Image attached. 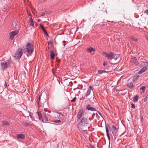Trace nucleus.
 I'll use <instances>...</instances> for the list:
<instances>
[{"mask_svg": "<svg viewBox=\"0 0 148 148\" xmlns=\"http://www.w3.org/2000/svg\"><path fill=\"white\" fill-rule=\"evenodd\" d=\"M26 51L27 53L29 54H32L34 51V46L33 45L28 42L26 46Z\"/></svg>", "mask_w": 148, "mask_h": 148, "instance_id": "nucleus-1", "label": "nucleus"}, {"mask_svg": "<svg viewBox=\"0 0 148 148\" xmlns=\"http://www.w3.org/2000/svg\"><path fill=\"white\" fill-rule=\"evenodd\" d=\"M140 66L141 67L143 66L144 67L138 72V73L140 74L143 73L147 70V67H148V62H143L141 64Z\"/></svg>", "mask_w": 148, "mask_h": 148, "instance_id": "nucleus-2", "label": "nucleus"}, {"mask_svg": "<svg viewBox=\"0 0 148 148\" xmlns=\"http://www.w3.org/2000/svg\"><path fill=\"white\" fill-rule=\"evenodd\" d=\"M132 81V79H130L128 80L125 79L124 81H123V85L126 84L129 87L131 88L134 87Z\"/></svg>", "mask_w": 148, "mask_h": 148, "instance_id": "nucleus-3", "label": "nucleus"}, {"mask_svg": "<svg viewBox=\"0 0 148 148\" xmlns=\"http://www.w3.org/2000/svg\"><path fill=\"white\" fill-rule=\"evenodd\" d=\"M89 124L88 119L83 117L81 120L80 124L82 126H87Z\"/></svg>", "mask_w": 148, "mask_h": 148, "instance_id": "nucleus-4", "label": "nucleus"}, {"mask_svg": "<svg viewBox=\"0 0 148 148\" xmlns=\"http://www.w3.org/2000/svg\"><path fill=\"white\" fill-rule=\"evenodd\" d=\"M103 53L105 54L108 59L112 60L114 58V54L113 53H111L109 54L106 53L105 52H103Z\"/></svg>", "mask_w": 148, "mask_h": 148, "instance_id": "nucleus-5", "label": "nucleus"}, {"mask_svg": "<svg viewBox=\"0 0 148 148\" xmlns=\"http://www.w3.org/2000/svg\"><path fill=\"white\" fill-rule=\"evenodd\" d=\"M23 54L22 50L21 49H19L18 50L17 53L15 54V57L17 58L20 59Z\"/></svg>", "mask_w": 148, "mask_h": 148, "instance_id": "nucleus-6", "label": "nucleus"}, {"mask_svg": "<svg viewBox=\"0 0 148 148\" xmlns=\"http://www.w3.org/2000/svg\"><path fill=\"white\" fill-rule=\"evenodd\" d=\"M84 112V111L83 109H81L79 110L77 115L78 121L82 116Z\"/></svg>", "mask_w": 148, "mask_h": 148, "instance_id": "nucleus-7", "label": "nucleus"}, {"mask_svg": "<svg viewBox=\"0 0 148 148\" xmlns=\"http://www.w3.org/2000/svg\"><path fill=\"white\" fill-rule=\"evenodd\" d=\"M17 33L18 32L16 31H13L10 32V39L12 40L15 36L17 34Z\"/></svg>", "mask_w": 148, "mask_h": 148, "instance_id": "nucleus-8", "label": "nucleus"}, {"mask_svg": "<svg viewBox=\"0 0 148 148\" xmlns=\"http://www.w3.org/2000/svg\"><path fill=\"white\" fill-rule=\"evenodd\" d=\"M86 109L88 110L92 111H96L97 112H98L97 110L96 109V108H94L91 106V105L90 104H88L87 105Z\"/></svg>", "mask_w": 148, "mask_h": 148, "instance_id": "nucleus-9", "label": "nucleus"}, {"mask_svg": "<svg viewBox=\"0 0 148 148\" xmlns=\"http://www.w3.org/2000/svg\"><path fill=\"white\" fill-rule=\"evenodd\" d=\"M1 66L3 68H7L8 67V65L7 64V62H4L1 63Z\"/></svg>", "mask_w": 148, "mask_h": 148, "instance_id": "nucleus-10", "label": "nucleus"}, {"mask_svg": "<svg viewBox=\"0 0 148 148\" xmlns=\"http://www.w3.org/2000/svg\"><path fill=\"white\" fill-rule=\"evenodd\" d=\"M38 116L39 119L42 122H43V119L42 118V116L41 113L39 112H38Z\"/></svg>", "mask_w": 148, "mask_h": 148, "instance_id": "nucleus-11", "label": "nucleus"}, {"mask_svg": "<svg viewBox=\"0 0 148 148\" xmlns=\"http://www.w3.org/2000/svg\"><path fill=\"white\" fill-rule=\"evenodd\" d=\"M106 133L108 134V133H109V130H110L111 129V127L109 124H106Z\"/></svg>", "mask_w": 148, "mask_h": 148, "instance_id": "nucleus-12", "label": "nucleus"}, {"mask_svg": "<svg viewBox=\"0 0 148 148\" xmlns=\"http://www.w3.org/2000/svg\"><path fill=\"white\" fill-rule=\"evenodd\" d=\"M17 138L18 139L21 138L23 139L25 138V136L22 134H18L16 136Z\"/></svg>", "mask_w": 148, "mask_h": 148, "instance_id": "nucleus-13", "label": "nucleus"}, {"mask_svg": "<svg viewBox=\"0 0 148 148\" xmlns=\"http://www.w3.org/2000/svg\"><path fill=\"white\" fill-rule=\"evenodd\" d=\"M50 57L52 59H53L55 56L54 52L53 50H51L50 51Z\"/></svg>", "mask_w": 148, "mask_h": 148, "instance_id": "nucleus-14", "label": "nucleus"}, {"mask_svg": "<svg viewBox=\"0 0 148 148\" xmlns=\"http://www.w3.org/2000/svg\"><path fill=\"white\" fill-rule=\"evenodd\" d=\"M95 51V49L92 47H90L87 49V51L90 52H91L92 51Z\"/></svg>", "mask_w": 148, "mask_h": 148, "instance_id": "nucleus-15", "label": "nucleus"}, {"mask_svg": "<svg viewBox=\"0 0 148 148\" xmlns=\"http://www.w3.org/2000/svg\"><path fill=\"white\" fill-rule=\"evenodd\" d=\"M137 61V59L136 57L132 58L131 60V63L134 64Z\"/></svg>", "mask_w": 148, "mask_h": 148, "instance_id": "nucleus-16", "label": "nucleus"}, {"mask_svg": "<svg viewBox=\"0 0 148 148\" xmlns=\"http://www.w3.org/2000/svg\"><path fill=\"white\" fill-rule=\"evenodd\" d=\"M112 128L114 130L112 132V133L113 134H116L117 133V127H116L115 126H114V125H112Z\"/></svg>", "mask_w": 148, "mask_h": 148, "instance_id": "nucleus-17", "label": "nucleus"}, {"mask_svg": "<svg viewBox=\"0 0 148 148\" xmlns=\"http://www.w3.org/2000/svg\"><path fill=\"white\" fill-rule=\"evenodd\" d=\"M91 93V90L90 89H88L87 92V93L86 94V97H87Z\"/></svg>", "mask_w": 148, "mask_h": 148, "instance_id": "nucleus-18", "label": "nucleus"}, {"mask_svg": "<svg viewBox=\"0 0 148 148\" xmlns=\"http://www.w3.org/2000/svg\"><path fill=\"white\" fill-rule=\"evenodd\" d=\"M23 124L24 125L28 126L30 127H32V126L31 124L28 123L27 122H24L23 123Z\"/></svg>", "mask_w": 148, "mask_h": 148, "instance_id": "nucleus-19", "label": "nucleus"}, {"mask_svg": "<svg viewBox=\"0 0 148 148\" xmlns=\"http://www.w3.org/2000/svg\"><path fill=\"white\" fill-rule=\"evenodd\" d=\"M57 114H59V116L60 118H64V116L60 112H57Z\"/></svg>", "mask_w": 148, "mask_h": 148, "instance_id": "nucleus-20", "label": "nucleus"}, {"mask_svg": "<svg viewBox=\"0 0 148 148\" xmlns=\"http://www.w3.org/2000/svg\"><path fill=\"white\" fill-rule=\"evenodd\" d=\"M139 97V96L138 95L136 96L134 98V99H133L134 101H137Z\"/></svg>", "mask_w": 148, "mask_h": 148, "instance_id": "nucleus-21", "label": "nucleus"}, {"mask_svg": "<svg viewBox=\"0 0 148 148\" xmlns=\"http://www.w3.org/2000/svg\"><path fill=\"white\" fill-rule=\"evenodd\" d=\"M30 24L29 25L30 26H33V27H34V23L33 22V21L32 19V18H31L30 20Z\"/></svg>", "mask_w": 148, "mask_h": 148, "instance_id": "nucleus-22", "label": "nucleus"}, {"mask_svg": "<svg viewBox=\"0 0 148 148\" xmlns=\"http://www.w3.org/2000/svg\"><path fill=\"white\" fill-rule=\"evenodd\" d=\"M145 86H143L140 88V89L142 90V93H144L145 91Z\"/></svg>", "mask_w": 148, "mask_h": 148, "instance_id": "nucleus-23", "label": "nucleus"}, {"mask_svg": "<svg viewBox=\"0 0 148 148\" xmlns=\"http://www.w3.org/2000/svg\"><path fill=\"white\" fill-rule=\"evenodd\" d=\"M41 95V94L39 96V97H38V98L37 99V100H36V102L38 104H39V102L40 101V97Z\"/></svg>", "mask_w": 148, "mask_h": 148, "instance_id": "nucleus-24", "label": "nucleus"}, {"mask_svg": "<svg viewBox=\"0 0 148 148\" xmlns=\"http://www.w3.org/2000/svg\"><path fill=\"white\" fill-rule=\"evenodd\" d=\"M54 122L56 123L59 124L61 123V121L60 120H57L54 121Z\"/></svg>", "mask_w": 148, "mask_h": 148, "instance_id": "nucleus-25", "label": "nucleus"}, {"mask_svg": "<svg viewBox=\"0 0 148 148\" xmlns=\"http://www.w3.org/2000/svg\"><path fill=\"white\" fill-rule=\"evenodd\" d=\"M76 101V97H75L71 100V101L72 102H75Z\"/></svg>", "mask_w": 148, "mask_h": 148, "instance_id": "nucleus-26", "label": "nucleus"}, {"mask_svg": "<svg viewBox=\"0 0 148 148\" xmlns=\"http://www.w3.org/2000/svg\"><path fill=\"white\" fill-rule=\"evenodd\" d=\"M131 38L132 40L135 41H138V39L136 38L132 37Z\"/></svg>", "mask_w": 148, "mask_h": 148, "instance_id": "nucleus-27", "label": "nucleus"}, {"mask_svg": "<svg viewBox=\"0 0 148 148\" xmlns=\"http://www.w3.org/2000/svg\"><path fill=\"white\" fill-rule=\"evenodd\" d=\"M40 27L42 29L43 31L44 30H45L44 27L41 24H40Z\"/></svg>", "mask_w": 148, "mask_h": 148, "instance_id": "nucleus-28", "label": "nucleus"}, {"mask_svg": "<svg viewBox=\"0 0 148 148\" xmlns=\"http://www.w3.org/2000/svg\"><path fill=\"white\" fill-rule=\"evenodd\" d=\"M98 73L99 74H101L103 73V71L102 70H99L98 71Z\"/></svg>", "mask_w": 148, "mask_h": 148, "instance_id": "nucleus-29", "label": "nucleus"}, {"mask_svg": "<svg viewBox=\"0 0 148 148\" xmlns=\"http://www.w3.org/2000/svg\"><path fill=\"white\" fill-rule=\"evenodd\" d=\"M43 32H44V33L45 34H46L47 36L49 37V35L48 34L47 32V31L46 30H44L43 31Z\"/></svg>", "mask_w": 148, "mask_h": 148, "instance_id": "nucleus-30", "label": "nucleus"}, {"mask_svg": "<svg viewBox=\"0 0 148 148\" xmlns=\"http://www.w3.org/2000/svg\"><path fill=\"white\" fill-rule=\"evenodd\" d=\"M44 120L45 121H48V118L46 116H44Z\"/></svg>", "mask_w": 148, "mask_h": 148, "instance_id": "nucleus-31", "label": "nucleus"}, {"mask_svg": "<svg viewBox=\"0 0 148 148\" xmlns=\"http://www.w3.org/2000/svg\"><path fill=\"white\" fill-rule=\"evenodd\" d=\"M6 62H7L8 65L9 66L10 65V60H8Z\"/></svg>", "mask_w": 148, "mask_h": 148, "instance_id": "nucleus-32", "label": "nucleus"}, {"mask_svg": "<svg viewBox=\"0 0 148 148\" xmlns=\"http://www.w3.org/2000/svg\"><path fill=\"white\" fill-rule=\"evenodd\" d=\"M3 124L5 125H9L10 123H9L8 122H6L5 123Z\"/></svg>", "mask_w": 148, "mask_h": 148, "instance_id": "nucleus-33", "label": "nucleus"}, {"mask_svg": "<svg viewBox=\"0 0 148 148\" xmlns=\"http://www.w3.org/2000/svg\"><path fill=\"white\" fill-rule=\"evenodd\" d=\"M132 108H135V105L133 103H132Z\"/></svg>", "mask_w": 148, "mask_h": 148, "instance_id": "nucleus-34", "label": "nucleus"}, {"mask_svg": "<svg viewBox=\"0 0 148 148\" xmlns=\"http://www.w3.org/2000/svg\"><path fill=\"white\" fill-rule=\"evenodd\" d=\"M89 89H90V90H92L93 91V90L94 89V88H93L91 86H89Z\"/></svg>", "mask_w": 148, "mask_h": 148, "instance_id": "nucleus-35", "label": "nucleus"}, {"mask_svg": "<svg viewBox=\"0 0 148 148\" xmlns=\"http://www.w3.org/2000/svg\"><path fill=\"white\" fill-rule=\"evenodd\" d=\"M134 64H135V65H138L139 64V63L137 61H136L135 62Z\"/></svg>", "mask_w": 148, "mask_h": 148, "instance_id": "nucleus-36", "label": "nucleus"}, {"mask_svg": "<svg viewBox=\"0 0 148 148\" xmlns=\"http://www.w3.org/2000/svg\"><path fill=\"white\" fill-rule=\"evenodd\" d=\"M107 136H108V139L109 140H110V136H109V133H108V134H107Z\"/></svg>", "mask_w": 148, "mask_h": 148, "instance_id": "nucleus-37", "label": "nucleus"}, {"mask_svg": "<svg viewBox=\"0 0 148 148\" xmlns=\"http://www.w3.org/2000/svg\"><path fill=\"white\" fill-rule=\"evenodd\" d=\"M45 12H43L42 13V14H41V16H45Z\"/></svg>", "mask_w": 148, "mask_h": 148, "instance_id": "nucleus-38", "label": "nucleus"}, {"mask_svg": "<svg viewBox=\"0 0 148 148\" xmlns=\"http://www.w3.org/2000/svg\"><path fill=\"white\" fill-rule=\"evenodd\" d=\"M145 12L148 15V10H146L145 11Z\"/></svg>", "mask_w": 148, "mask_h": 148, "instance_id": "nucleus-39", "label": "nucleus"}, {"mask_svg": "<svg viewBox=\"0 0 148 148\" xmlns=\"http://www.w3.org/2000/svg\"><path fill=\"white\" fill-rule=\"evenodd\" d=\"M147 100V98L145 97L144 99V101L145 102Z\"/></svg>", "mask_w": 148, "mask_h": 148, "instance_id": "nucleus-40", "label": "nucleus"}, {"mask_svg": "<svg viewBox=\"0 0 148 148\" xmlns=\"http://www.w3.org/2000/svg\"><path fill=\"white\" fill-rule=\"evenodd\" d=\"M99 114L101 116H102V114L100 112H98Z\"/></svg>", "mask_w": 148, "mask_h": 148, "instance_id": "nucleus-41", "label": "nucleus"}, {"mask_svg": "<svg viewBox=\"0 0 148 148\" xmlns=\"http://www.w3.org/2000/svg\"><path fill=\"white\" fill-rule=\"evenodd\" d=\"M102 71H103V73L106 72V71L105 70H102Z\"/></svg>", "mask_w": 148, "mask_h": 148, "instance_id": "nucleus-42", "label": "nucleus"}, {"mask_svg": "<svg viewBox=\"0 0 148 148\" xmlns=\"http://www.w3.org/2000/svg\"><path fill=\"white\" fill-rule=\"evenodd\" d=\"M106 65V62H104L103 63V65L104 66H105Z\"/></svg>", "mask_w": 148, "mask_h": 148, "instance_id": "nucleus-43", "label": "nucleus"}, {"mask_svg": "<svg viewBox=\"0 0 148 148\" xmlns=\"http://www.w3.org/2000/svg\"><path fill=\"white\" fill-rule=\"evenodd\" d=\"M135 77H136V78H138V77L136 76L134 77V78H135Z\"/></svg>", "mask_w": 148, "mask_h": 148, "instance_id": "nucleus-44", "label": "nucleus"}, {"mask_svg": "<svg viewBox=\"0 0 148 148\" xmlns=\"http://www.w3.org/2000/svg\"><path fill=\"white\" fill-rule=\"evenodd\" d=\"M65 42H66V41H63V42L64 43H65Z\"/></svg>", "mask_w": 148, "mask_h": 148, "instance_id": "nucleus-45", "label": "nucleus"}, {"mask_svg": "<svg viewBox=\"0 0 148 148\" xmlns=\"http://www.w3.org/2000/svg\"><path fill=\"white\" fill-rule=\"evenodd\" d=\"M6 85H7V84H5V87H6Z\"/></svg>", "mask_w": 148, "mask_h": 148, "instance_id": "nucleus-46", "label": "nucleus"}, {"mask_svg": "<svg viewBox=\"0 0 148 148\" xmlns=\"http://www.w3.org/2000/svg\"><path fill=\"white\" fill-rule=\"evenodd\" d=\"M95 115V113H94L93 114V116L94 115Z\"/></svg>", "mask_w": 148, "mask_h": 148, "instance_id": "nucleus-47", "label": "nucleus"}, {"mask_svg": "<svg viewBox=\"0 0 148 148\" xmlns=\"http://www.w3.org/2000/svg\"><path fill=\"white\" fill-rule=\"evenodd\" d=\"M114 59H115V60H116V58H115Z\"/></svg>", "mask_w": 148, "mask_h": 148, "instance_id": "nucleus-48", "label": "nucleus"}, {"mask_svg": "<svg viewBox=\"0 0 148 148\" xmlns=\"http://www.w3.org/2000/svg\"><path fill=\"white\" fill-rule=\"evenodd\" d=\"M96 114L97 115V112L96 113Z\"/></svg>", "mask_w": 148, "mask_h": 148, "instance_id": "nucleus-49", "label": "nucleus"}, {"mask_svg": "<svg viewBox=\"0 0 148 148\" xmlns=\"http://www.w3.org/2000/svg\"><path fill=\"white\" fill-rule=\"evenodd\" d=\"M64 46H65V44H64Z\"/></svg>", "mask_w": 148, "mask_h": 148, "instance_id": "nucleus-50", "label": "nucleus"}]
</instances>
